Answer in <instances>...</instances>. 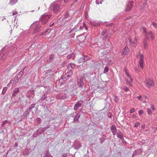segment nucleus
<instances>
[{"mask_svg": "<svg viewBox=\"0 0 157 157\" xmlns=\"http://www.w3.org/2000/svg\"><path fill=\"white\" fill-rule=\"evenodd\" d=\"M25 69V67H24L22 69L20 72L16 75H17L18 77H19V79L22 77L24 74V71Z\"/></svg>", "mask_w": 157, "mask_h": 157, "instance_id": "obj_21", "label": "nucleus"}, {"mask_svg": "<svg viewBox=\"0 0 157 157\" xmlns=\"http://www.w3.org/2000/svg\"><path fill=\"white\" fill-rule=\"evenodd\" d=\"M52 69H51L47 71L45 73V75L46 74H49V75H50L51 74H50L52 72Z\"/></svg>", "mask_w": 157, "mask_h": 157, "instance_id": "obj_43", "label": "nucleus"}, {"mask_svg": "<svg viewBox=\"0 0 157 157\" xmlns=\"http://www.w3.org/2000/svg\"><path fill=\"white\" fill-rule=\"evenodd\" d=\"M83 103L82 101H78L76 103L74 107V109L75 110H76L79 107L81 106L82 104Z\"/></svg>", "mask_w": 157, "mask_h": 157, "instance_id": "obj_12", "label": "nucleus"}, {"mask_svg": "<svg viewBox=\"0 0 157 157\" xmlns=\"http://www.w3.org/2000/svg\"><path fill=\"white\" fill-rule=\"evenodd\" d=\"M19 91V89L18 88H15L13 90L12 94V96L15 97L18 93Z\"/></svg>", "mask_w": 157, "mask_h": 157, "instance_id": "obj_23", "label": "nucleus"}, {"mask_svg": "<svg viewBox=\"0 0 157 157\" xmlns=\"http://www.w3.org/2000/svg\"><path fill=\"white\" fill-rule=\"evenodd\" d=\"M46 100L48 101H49L50 102L51 101V99H50V98L49 97H47Z\"/></svg>", "mask_w": 157, "mask_h": 157, "instance_id": "obj_56", "label": "nucleus"}, {"mask_svg": "<svg viewBox=\"0 0 157 157\" xmlns=\"http://www.w3.org/2000/svg\"><path fill=\"white\" fill-rule=\"evenodd\" d=\"M51 17L50 15H43L41 17L40 20L41 24H45L48 21Z\"/></svg>", "mask_w": 157, "mask_h": 157, "instance_id": "obj_4", "label": "nucleus"}, {"mask_svg": "<svg viewBox=\"0 0 157 157\" xmlns=\"http://www.w3.org/2000/svg\"><path fill=\"white\" fill-rule=\"evenodd\" d=\"M81 113V112L79 111L78 112V114L77 115H76L75 116V117L74 119V121L75 122H78V119H79L80 117V114Z\"/></svg>", "mask_w": 157, "mask_h": 157, "instance_id": "obj_19", "label": "nucleus"}, {"mask_svg": "<svg viewBox=\"0 0 157 157\" xmlns=\"http://www.w3.org/2000/svg\"><path fill=\"white\" fill-rule=\"evenodd\" d=\"M109 70V68L108 67L106 66L105 67L104 70L103 71V73L106 74L107 73Z\"/></svg>", "mask_w": 157, "mask_h": 157, "instance_id": "obj_31", "label": "nucleus"}, {"mask_svg": "<svg viewBox=\"0 0 157 157\" xmlns=\"http://www.w3.org/2000/svg\"><path fill=\"white\" fill-rule=\"evenodd\" d=\"M29 110H27V109L26 110L25 112V116H27V115H28L29 114V113L28 112Z\"/></svg>", "mask_w": 157, "mask_h": 157, "instance_id": "obj_57", "label": "nucleus"}, {"mask_svg": "<svg viewBox=\"0 0 157 157\" xmlns=\"http://www.w3.org/2000/svg\"><path fill=\"white\" fill-rule=\"evenodd\" d=\"M34 28L33 34H36L41 30V25L38 23H33L31 25Z\"/></svg>", "mask_w": 157, "mask_h": 157, "instance_id": "obj_3", "label": "nucleus"}, {"mask_svg": "<svg viewBox=\"0 0 157 157\" xmlns=\"http://www.w3.org/2000/svg\"><path fill=\"white\" fill-rule=\"evenodd\" d=\"M135 111V109L134 108L131 109L130 110V113H133Z\"/></svg>", "mask_w": 157, "mask_h": 157, "instance_id": "obj_53", "label": "nucleus"}, {"mask_svg": "<svg viewBox=\"0 0 157 157\" xmlns=\"http://www.w3.org/2000/svg\"><path fill=\"white\" fill-rule=\"evenodd\" d=\"M50 9L56 13H58L61 10L60 5L55 2H53L51 4Z\"/></svg>", "mask_w": 157, "mask_h": 157, "instance_id": "obj_2", "label": "nucleus"}, {"mask_svg": "<svg viewBox=\"0 0 157 157\" xmlns=\"http://www.w3.org/2000/svg\"><path fill=\"white\" fill-rule=\"evenodd\" d=\"M70 63L71 66V67L72 68V69H73L74 68H75L76 65L74 63Z\"/></svg>", "mask_w": 157, "mask_h": 157, "instance_id": "obj_41", "label": "nucleus"}, {"mask_svg": "<svg viewBox=\"0 0 157 157\" xmlns=\"http://www.w3.org/2000/svg\"><path fill=\"white\" fill-rule=\"evenodd\" d=\"M74 55H73V53H71V54L69 55H68L67 56V58L68 59H71L72 57H74Z\"/></svg>", "mask_w": 157, "mask_h": 157, "instance_id": "obj_36", "label": "nucleus"}, {"mask_svg": "<svg viewBox=\"0 0 157 157\" xmlns=\"http://www.w3.org/2000/svg\"><path fill=\"white\" fill-rule=\"evenodd\" d=\"M151 108L153 110L155 109V107L153 105H151Z\"/></svg>", "mask_w": 157, "mask_h": 157, "instance_id": "obj_55", "label": "nucleus"}, {"mask_svg": "<svg viewBox=\"0 0 157 157\" xmlns=\"http://www.w3.org/2000/svg\"><path fill=\"white\" fill-rule=\"evenodd\" d=\"M143 63L144 62H139L140 66L142 69L144 67Z\"/></svg>", "mask_w": 157, "mask_h": 157, "instance_id": "obj_40", "label": "nucleus"}, {"mask_svg": "<svg viewBox=\"0 0 157 157\" xmlns=\"http://www.w3.org/2000/svg\"><path fill=\"white\" fill-rule=\"evenodd\" d=\"M90 59V57L87 56H83L78 60V62L79 63L84 62L89 60Z\"/></svg>", "mask_w": 157, "mask_h": 157, "instance_id": "obj_8", "label": "nucleus"}, {"mask_svg": "<svg viewBox=\"0 0 157 157\" xmlns=\"http://www.w3.org/2000/svg\"><path fill=\"white\" fill-rule=\"evenodd\" d=\"M90 25L93 26H97L101 24V23L99 22H96L95 21H90Z\"/></svg>", "mask_w": 157, "mask_h": 157, "instance_id": "obj_18", "label": "nucleus"}, {"mask_svg": "<svg viewBox=\"0 0 157 157\" xmlns=\"http://www.w3.org/2000/svg\"><path fill=\"white\" fill-rule=\"evenodd\" d=\"M107 32V29H104L101 33V35L103 36Z\"/></svg>", "mask_w": 157, "mask_h": 157, "instance_id": "obj_37", "label": "nucleus"}, {"mask_svg": "<svg viewBox=\"0 0 157 157\" xmlns=\"http://www.w3.org/2000/svg\"><path fill=\"white\" fill-rule=\"evenodd\" d=\"M56 97L57 99H64L66 98L64 95L62 93L57 94L56 96Z\"/></svg>", "mask_w": 157, "mask_h": 157, "instance_id": "obj_17", "label": "nucleus"}, {"mask_svg": "<svg viewBox=\"0 0 157 157\" xmlns=\"http://www.w3.org/2000/svg\"><path fill=\"white\" fill-rule=\"evenodd\" d=\"M7 120H5L4 121L2 124H1V126L2 127H4L6 124H7Z\"/></svg>", "mask_w": 157, "mask_h": 157, "instance_id": "obj_39", "label": "nucleus"}, {"mask_svg": "<svg viewBox=\"0 0 157 157\" xmlns=\"http://www.w3.org/2000/svg\"><path fill=\"white\" fill-rule=\"evenodd\" d=\"M35 104H32L29 107L27 108V110L31 111L32 109L34 107Z\"/></svg>", "mask_w": 157, "mask_h": 157, "instance_id": "obj_29", "label": "nucleus"}, {"mask_svg": "<svg viewBox=\"0 0 157 157\" xmlns=\"http://www.w3.org/2000/svg\"><path fill=\"white\" fill-rule=\"evenodd\" d=\"M77 82L79 87L82 88L84 84V80L83 78H80L78 79L77 81Z\"/></svg>", "mask_w": 157, "mask_h": 157, "instance_id": "obj_11", "label": "nucleus"}, {"mask_svg": "<svg viewBox=\"0 0 157 157\" xmlns=\"http://www.w3.org/2000/svg\"><path fill=\"white\" fill-rule=\"evenodd\" d=\"M49 128L48 126L46 127H44L43 128H39L37 130L38 133H40L41 132H43L47 128Z\"/></svg>", "mask_w": 157, "mask_h": 157, "instance_id": "obj_24", "label": "nucleus"}, {"mask_svg": "<svg viewBox=\"0 0 157 157\" xmlns=\"http://www.w3.org/2000/svg\"><path fill=\"white\" fill-rule=\"evenodd\" d=\"M19 79H20L19 77L16 75L15 77L14 78V79L13 80H11L10 82L9 83L8 85H10L12 82L13 83H14V84H15L18 82Z\"/></svg>", "mask_w": 157, "mask_h": 157, "instance_id": "obj_16", "label": "nucleus"}, {"mask_svg": "<svg viewBox=\"0 0 157 157\" xmlns=\"http://www.w3.org/2000/svg\"><path fill=\"white\" fill-rule=\"evenodd\" d=\"M7 87H5L3 88L2 91V94H4L6 92L7 89Z\"/></svg>", "mask_w": 157, "mask_h": 157, "instance_id": "obj_33", "label": "nucleus"}, {"mask_svg": "<svg viewBox=\"0 0 157 157\" xmlns=\"http://www.w3.org/2000/svg\"><path fill=\"white\" fill-rule=\"evenodd\" d=\"M83 26L86 29V30L87 29V27L86 26V25H85V23H83Z\"/></svg>", "mask_w": 157, "mask_h": 157, "instance_id": "obj_61", "label": "nucleus"}, {"mask_svg": "<svg viewBox=\"0 0 157 157\" xmlns=\"http://www.w3.org/2000/svg\"><path fill=\"white\" fill-rule=\"evenodd\" d=\"M67 68L68 69V70L70 71H71L72 70H73L72 68L71 67L70 63L68 65Z\"/></svg>", "mask_w": 157, "mask_h": 157, "instance_id": "obj_38", "label": "nucleus"}, {"mask_svg": "<svg viewBox=\"0 0 157 157\" xmlns=\"http://www.w3.org/2000/svg\"><path fill=\"white\" fill-rule=\"evenodd\" d=\"M123 89L126 91H128L129 90L128 88L126 86H123Z\"/></svg>", "mask_w": 157, "mask_h": 157, "instance_id": "obj_46", "label": "nucleus"}, {"mask_svg": "<svg viewBox=\"0 0 157 157\" xmlns=\"http://www.w3.org/2000/svg\"><path fill=\"white\" fill-rule=\"evenodd\" d=\"M140 125V123L139 122L136 123H135V127H137L138 126Z\"/></svg>", "mask_w": 157, "mask_h": 157, "instance_id": "obj_54", "label": "nucleus"}, {"mask_svg": "<svg viewBox=\"0 0 157 157\" xmlns=\"http://www.w3.org/2000/svg\"><path fill=\"white\" fill-rule=\"evenodd\" d=\"M143 44L144 48L145 49H146V48L148 46V44L147 43V41L145 38H144L143 40Z\"/></svg>", "mask_w": 157, "mask_h": 157, "instance_id": "obj_26", "label": "nucleus"}, {"mask_svg": "<svg viewBox=\"0 0 157 157\" xmlns=\"http://www.w3.org/2000/svg\"><path fill=\"white\" fill-rule=\"evenodd\" d=\"M123 50V52L122 55H124L127 54L129 51L128 48L127 46H126Z\"/></svg>", "mask_w": 157, "mask_h": 157, "instance_id": "obj_22", "label": "nucleus"}, {"mask_svg": "<svg viewBox=\"0 0 157 157\" xmlns=\"http://www.w3.org/2000/svg\"><path fill=\"white\" fill-rule=\"evenodd\" d=\"M78 30L77 27L75 26L73 29L70 30L68 32V33L70 34V36L71 37H73L75 34V32Z\"/></svg>", "mask_w": 157, "mask_h": 157, "instance_id": "obj_9", "label": "nucleus"}, {"mask_svg": "<svg viewBox=\"0 0 157 157\" xmlns=\"http://www.w3.org/2000/svg\"><path fill=\"white\" fill-rule=\"evenodd\" d=\"M152 25H153L155 28L156 29L157 28V24L154 22H152Z\"/></svg>", "mask_w": 157, "mask_h": 157, "instance_id": "obj_45", "label": "nucleus"}, {"mask_svg": "<svg viewBox=\"0 0 157 157\" xmlns=\"http://www.w3.org/2000/svg\"><path fill=\"white\" fill-rule=\"evenodd\" d=\"M145 83L148 87H151L153 84V81L151 79H146Z\"/></svg>", "mask_w": 157, "mask_h": 157, "instance_id": "obj_14", "label": "nucleus"}, {"mask_svg": "<svg viewBox=\"0 0 157 157\" xmlns=\"http://www.w3.org/2000/svg\"><path fill=\"white\" fill-rule=\"evenodd\" d=\"M47 96L45 94H43L41 97V99L42 101H43L45 100Z\"/></svg>", "mask_w": 157, "mask_h": 157, "instance_id": "obj_35", "label": "nucleus"}, {"mask_svg": "<svg viewBox=\"0 0 157 157\" xmlns=\"http://www.w3.org/2000/svg\"><path fill=\"white\" fill-rule=\"evenodd\" d=\"M127 76L132 81V79L131 78V76L130 75H128V76Z\"/></svg>", "mask_w": 157, "mask_h": 157, "instance_id": "obj_60", "label": "nucleus"}, {"mask_svg": "<svg viewBox=\"0 0 157 157\" xmlns=\"http://www.w3.org/2000/svg\"><path fill=\"white\" fill-rule=\"evenodd\" d=\"M110 128L113 134L114 135H115L116 134L117 129L115 126L114 125H112Z\"/></svg>", "mask_w": 157, "mask_h": 157, "instance_id": "obj_20", "label": "nucleus"}, {"mask_svg": "<svg viewBox=\"0 0 157 157\" xmlns=\"http://www.w3.org/2000/svg\"><path fill=\"white\" fill-rule=\"evenodd\" d=\"M140 30L143 33H145V34L147 33L146 29V28L144 27H142L140 29Z\"/></svg>", "mask_w": 157, "mask_h": 157, "instance_id": "obj_32", "label": "nucleus"}, {"mask_svg": "<svg viewBox=\"0 0 157 157\" xmlns=\"http://www.w3.org/2000/svg\"><path fill=\"white\" fill-rule=\"evenodd\" d=\"M145 125L144 124H142V125H141V128L144 129V127H145Z\"/></svg>", "mask_w": 157, "mask_h": 157, "instance_id": "obj_62", "label": "nucleus"}, {"mask_svg": "<svg viewBox=\"0 0 157 157\" xmlns=\"http://www.w3.org/2000/svg\"><path fill=\"white\" fill-rule=\"evenodd\" d=\"M67 155L65 154H63L62 155L61 157H66Z\"/></svg>", "mask_w": 157, "mask_h": 157, "instance_id": "obj_64", "label": "nucleus"}, {"mask_svg": "<svg viewBox=\"0 0 157 157\" xmlns=\"http://www.w3.org/2000/svg\"><path fill=\"white\" fill-rule=\"evenodd\" d=\"M124 71L125 73L127 72V68L126 67H125L124 68Z\"/></svg>", "mask_w": 157, "mask_h": 157, "instance_id": "obj_63", "label": "nucleus"}, {"mask_svg": "<svg viewBox=\"0 0 157 157\" xmlns=\"http://www.w3.org/2000/svg\"><path fill=\"white\" fill-rule=\"evenodd\" d=\"M118 100H119L118 98L117 97H115L114 99V101L116 102H117L118 101Z\"/></svg>", "mask_w": 157, "mask_h": 157, "instance_id": "obj_52", "label": "nucleus"}, {"mask_svg": "<svg viewBox=\"0 0 157 157\" xmlns=\"http://www.w3.org/2000/svg\"><path fill=\"white\" fill-rule=\"evenodd\" d=\"M7 56H9L3 48L0 52V59L2 61H4Z\"/></svg>", "mask_w": 157, "mask_h": 157, "instance_id": "obj_5", "label": "nucleus"}, {"mask_svg": "<svg viewBox=\"0 0 157 157\" xmlns=\"http://www.w3.org/2000/svg\"><path fill=\"white\" fill-rule=\"evenodd\" d=\"M133 4V1H129L126 6V7L125 8L124 10L126 12H128L130 11L132 7Z\"/></svg>", "mask_w": 157, "mask_h": 157, "instance_id": "obj_7", "label": "nucleus"}, {"mask_svg": "<svg viewBox=\"0 0 157 157\" xmlns=\"http://www.w3.org/2000/svg\"><path fill=\"white\" fill-rule=\"evenodd\" d=\"M137 98H138V99L140 101H141L142 99V97L141 96L138 97Z\"/></svg>", "mask_w": 157, "mask_h": 157, "instance_id": "obj_58", "label": "nucleus"}, {"mask_svg": "<svg viewBox=\"0 0 157 157\" xmlns=\"http://www.w3.org/2000/svg\"><path fill=\"white\" fill-rule=\"evenodd\" d=\"M138 113L140 115H141L143 113V112L142 110H140L138 111Z\"/></svg>", "mask_w": 157, "mask_h": 157, "instance_id": "obj_49", "label": "nucleus"}, {"mask_svg": "<svg viewBox=\"0 0 157 157\" xmlns=\"http://www.w3.org/2000/svg\"><path fill=\"white\" fill-rule=\"evenodd\" d=\"M18 0H10L9 4L13 5L15 4Z\"/></svg>", "mask_w": 157, "mask_h": 157, "instance_id": "obj_30", "label": "nucleus"}, {"mask_svg": "<svg viewBox=\"0 0 157 157\" xmlns=\"http://www.w3.org/2000/svg\"><path fill=\"white\" fill-rule=\"evenodd\" d=\"M74 146L76 149H78L82 147V145L79 141L76 140L75 141Z\"/></svg>", "mask_w": 157, "mask_h": 157, "instance_id": "obj_13", "label": "nucleus"}, {"mask_svg": "<svg viewBox=\"0 0 157 157\" xmlns=\"http://www.w3.org/2000/svg\"><path fill=\"white\" fill-rule=\"evenodd\" d=\"M96 3L97 4H99L100 3V2L99 0H96L95 1Z\"/></svg>", "mask_w": 157, "mask_h": 157, "instance_id": "obj_59", "label": "nucleus"}, {"mask_svg": "<svg viewBox=\"0 0 157 157\" xmlns=\"http://www.w3.org/2000/svg\"><path fill=\"white\" fill-rule=\"evenodd\" d=\"M104 138H100L99 140L100 141V143L102 144L104 142Z\"/></svg>", "mask_w": 157, "mask_h": 157, "instance_id": "obj_48", "label": "nucleus"}, {"mask_svg": "<svg viewBox=\"0 0 157 157\" xmlns=\"http://www.w3.org/2000/svg\"><path fill=\"white\" fill-rule=\"evenodd\" d=\"M146 38L148 40H150V37L151 39L153 40L154 39V36L151 31H149L146 34Z\"/></svg>", "mask_w": 157, "mask_h": 157, "instance_id": "obj_6", "label": "nucleus"}, {"mask_svg": "<svg viewBox=\"0 0 157 157\" xmlns=\"http://www.w3.org/2000/svg\"><path fill=\"white\" fill-rule=\"evenodd\" d=\"M54 57V55L51 54L49 56V58L48 59V61L50 62H52V60L53 59Z\"/></svg>", "mask_w": 157, "mask_h": 157, "instance_id": "obj_28", "label": "nucleus"}, {"mask_svg": "<svg viewBox=\"0 0 157 157\" xmlns=\"http://www.w3.org/2000/svg\"><path fill=\"white\" fill-rule=\"evenodd\" d=\"M36 121L37 124H40L41 122V120L40 118H37L36 119Z\"/></svg>", "mask_w": 157, "mask_h": 157, "instance_id": "obj_42", "label": "nucleus"}, {"mask_svg": "<svg viewBox=\"0 0 157 157\" xmlns=\"http://www.w3.org/2000/svg\"><path fill=\"white\" fill-rule=\"evenodd\" d=\"M70 17L71 18V16L70 15L69 12L68 11L66 12L64 15L63 19L68 18Z\"/></svg>", "mask_w": 157, "mask_h": 157, "instance_id": "obj_25", "label": "nucleus"}, {"mask_svg": "<svg viewBox=\"0 0 157 157\" xmlns=\"http://www.w3.org/2000/svg\"><path fill=\"white\" fill-rule=\"evenodd\" d=\"M108 117L109 118H111L112 117V114L111 113L108 112L107 114Z\"/></svg>", "mask_w": 157, "mask_h": 157, "instance_id": "obj_50", "label": "nucleus"}, {"mask_svg": "<svg viewBox=\"0 0 157 157\" xmlns=\"http://www.w3.org/2000/svg\"><path fill=\"white\" fill-rule=\"evenodd\" d=\"M69 44L67 42H62L60 44V48L63 49H66L69 46Z\"/></svg>", "mask_w": 157, "mask_h": 157, "instance_id": "obj_10", "label": "nucleus"}, {"mask_svg": "<svg viewBox=\"0 0 157 157\" xmlns=\"http://www.w3.org/2000/svg\"><path fill=\"white\" fill-rule=\"evenodd\" d=\"M17 46L16 45L9 46L6 45L3 48L4 50L7 53L8 56H13L17 50Z\"/></svg>", "mask_w": 157, "mask_h": 157, "instance_id": "obj_1", "label": "nucleus"}, {"mask_svg": "<svg viewBox=\"0 0 157 157\" xmlns=\"http://www.w3.org/2000/svg\"><path fill=\"white\" fill-rule=\"evenodd\" d=\"M142 152V150L141 149H138L134 152L132 155V157L138 155H139L141 154Z\"/></svg>", "mask_w": 157, "mask_h": 157, "instance_id": "obj_15", "label": "nucleus"}, {"mask_svg": "<svg viewBox=\"0 0 157 157\" xmlns=\"http://www.w3.org/2000/svg\"><path fill=\"white\" fill-rule=\"evenodd\" d=\"M48 32L47 30H45L44 32L42 33L40 35V36H41V35H43L45 34L46 33Z\"/></svg>", "mask_w": 157, "mask_h": 157, "instance_id": "obj_51", "label": "nucleus"}, {"mask_svg": "<svg viewBox=\"0 0 157 157\" xmlns=\"http://www.w3.org/2000/svg\"><path fill=\"white\" fill-rule=\"evenodd\" d=\"M147 112L149 115H151L152 113L151 110L149 108L147 109Z\"/></svg>", "mask_w": 157, "mask_h": 157, "instance_id": "obj_44", "label": "nucleus"}, {"mask_svg": "<svg viewBox=\"0 0 157 157\" xmlns=\"http://www.w3.org/2000/svg\"><path fill=\"white\" fill-rule=\"evenodd\" d=\"M144 56L142 54L140 55V60L139 62H144Z\"/></svg>", "mask_w": 157, "mask_h": 157, "instance_id": "obj_34", "label": "nucleus"}, {"mask_svg": "<svg viewBox=\"0 0 157 157\" xmlns=\"http://www.w3.org/2000/svg\"><path fill=\"white\" fill-rule=\"evenodd\" d=\"M73 74V72L72 71H69V72H68L66 74V76L68 78H70L71 76Z\"/></svg>", "mask_w": 157, "mask_h": 157, "instance_id": "obj_27", "label": "nucleus"}, {"mask_svg": "<svg viewBox=\"0 0 157 157\" xmlns=\"http://www.w3.org/2000/svg\"><path fill=\"white\" fill-rule=\"evenodd\" d=\"M123 134L121 132H120L117 134V137H122V135Z\"/></svg>", "mask_w": 157, "mask_h": 157, "instance_id": "obj_47", "label": "nucleus"}]
</instances>
